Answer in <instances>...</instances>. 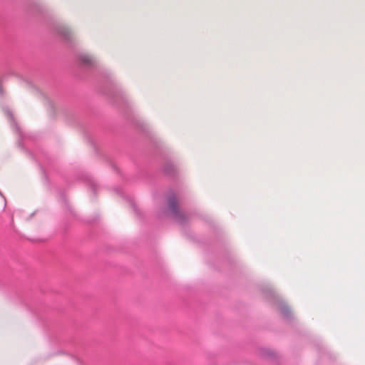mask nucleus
I'll return each mask as SVG.
<instances>
[{
    "label": "nucleus",
    "mask_w": 365,
    "mask_h": 365,
    "mask_svg": "<svg viewBox=\"0 0 365 365\" xmlns=\"http://www.w3.org/2000/svg\"><path fill=\"white\" fill-rule=\"evenodd\" d=\"M279 312L284 316L289 317L290 314V310L285 304H280L278 307Z\"/></svg>",
    "instance_id": "nucleus-3"
},
{
    "label": "nucleus",
    "mask_w": 365,
    "mask_h": 365,
    "mask_svg": "<svg viewBox=\"0 0 365 365\" xmlns=\"http://www.w3.org/2000/svg\"><path fill=\"white\" fill-rule=\"evenodd\" d=\"M169 208L178 221L181 222L186 218L185 214L180 210L178 202L175 199L169 200Z\"/></svg>",
    "instance_id": "nucleus-1"
},
{
    "label": "nucleus",
    "mask_w": 365,
    "mask_h": 365,
    "mask_svg": "<svg viewBox=\"0 0 365 365\" xmlns=\"http://www.w3.org/2000/svg\"><path fill=\"white\" fill-rule=\"evenodd\" d=\"M80 61L85 66H93L95 65L94 58L89 54H81L79 56Z\"/></svg>",
    "instance_id": "nucleus-2"
}]
</instances>
